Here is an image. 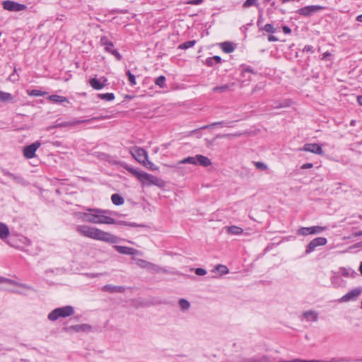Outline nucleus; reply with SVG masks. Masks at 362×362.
<instances>
[{
    "label": "nucleus",
    "instance_id": "46",
    "mask_svg": "<svg viewBox=\"0 0 362 362\" xmlns=\"http://www.w3.org/2000/svg\"><path fill=\"white\" fill-rule=\"evenodd\" d=\"M303 316L305 318H306L308 320L310 318V317L313 316V318H312L313 321H316L317 320V313L313 310L305 311L303 313Z\"/></svg>",
    "mask_w": 362,
    "mask_h": 362
},
{
    "label": "nucleus",
    "instance_id": "48",
    "mask_svg": "<svg viewBox=\"0 0 362 362\" xmlns=\"http://www.w3.org/2000/svg\"><path fill=\"white\" fill-rule=\"evenodd\" d=\"M138 264L144 268H151L154 266L153 264L150 263L144 259H139L138 260Z\"/></svg>",
    "mask_w": 362,
    "mask_h": 362
},
{
    "label": "nucleus",
    "instance_id": "58",
    "mask_svg": "<svg viewBox=\"0 0 362 362\" xmlns=\"http://www.w3.org/2000/svg\"><path fill=\"white\" fill-rule=\"evenodd\" d=\"M340 271L341 273V275H343L345 277H349V269H346L345 267H340Z\"/></svg>",
    "mask_w": 362,
    "mask_h": 362
},
{
    "label": "nucleus",
    "instance_id": "13",
    "mask_svg": "<svg viewBox=\"0 0 362 362\" xmlns=\"http://www.w3.org/2000/svg\"><path fill=\"white\" fill-rule=\"evenodd\" d=\"M63 331L66 333H70L71 331H74L75 332H89L92 329L91 325L88 324H81V325H71L69 327H64L62 328Z\"/></svg>",
    "mask_w": 362,
    "mask_h": 362
},
{
    "label": "nucleus",
    "instance_id": "2",
    "mask_svg": "<svg viewBox=\"0 0 362 362\" xmlns=\"http://www.w3.org/2000/svg\"><path fill=\"white\" fill-rule=\"evenodd\" d=\"M123 168L135 177L141 183L142 186L148 187L151 185L152 178L150 177H153V175L143 170H139L128 164H124Z\"/></svg>",
    "mask_w": 362,
    "mask_h": 362
},
{
    "label": "nucleus",
    "instance_id": "26",
    "mask_svg": "<svg viewBox=\"0 0 362 362\" xmlns=\"http://www.w3.org/2000/svg\"><path fill=\"white\" fill-rule=\"evenodd\" d=\"M10 235V230L8 226L4 223L0 222V238L4 240L8 238Z\"/></svg>",
    "mask_w": 362,
    "mask_h": 362
},
{
    "label": "nucleus",
    "instance_id": "3",
    "mask_svg": "<svg viewBox=\"0 0 362 362\" xmlns=\"http://www.w3.org/2000/svg\"><path fill=\"white\" fill-rule=\"evenodd\" d=\"M74 314V308L71 305L59 307L52 310L47 316L49 320L54 322L60 317L65 318Z\"/></svg>",
    "mask_w": 362,
    "mask_h": 362
},
{
    "label": "nucleus",
    "instance_id": "27",
    "mask_svg": "<svg viewBox=\"0 0 362 362\" xmlns=\"http://www.w3.org/2000/svg\"><path fill=\"white\" fill-rule=\"evenodd\" d=\"M235 86V83L230 84H224L222 86H217L212 88V91L214 93H224L230 90V88Z\"/></svg>",
    "mask_w": 362,
    "mask_h": 362
},
{
    "label": "nucleus",
    "instance_id": "31",
    "mask_svg": "<svg viewBox=\"0 0 362 362\" xmlns=\"http://www.w3.org/2000/svg\"><path fill=\"white\" fill-rule=\"evenodd\" d=\"M13 96L10 93L3 92L0 90V101L3 103L13 102Z\"/></svg>",
    "mask_w": 362,
    "mask_h": 362
},
{
    "label": "nucleus",
    "instance_id": "35",
    "mask_svg": "<svg viewBox=\"0 0 362 362\" xmlns=\"http://www.w3.org/2000/svg\"><path fill=\"white\" fill-rule=\"evenodd\" d=\"M98 98L106 100V101H112L115 99V94L113 93H98Z\"/></svg>",
    "mask_w": 362,
    "mask_h": 362
},
{
    "label": "nucleus",
    "instance_id": "45",
    "mask_svg": "<svg viewBox=\"0 0 362 362\" xmlns=\"http://www.w3.org/2000/svg\"><path fill=\"white\" fill-rule=\"evenodd\" d=\"M141 165H144L147 169L152 170V171H156L159 169V168L158 166H156L153 163L148 160V158H147V161H146L144 164H141Z\"/></svg>",
    "mask_w": 362,
    "mask_h": 362
},
{
    "label": "nucleus",
    "instance_id": "47",
    "mask_svg": "<svg viewBox=\"0 0 362 362\" xmlns=\"http://www.w3.org/2000/svg\"><path fill=\"white\" fill-rule=\"evenodd\" d=\"M4 281H8L9 282L10 284H13V285H18L22 288H27V289H29V290H33V288L30 286H28L27 284H22V283H18L16 281H15L14 280H11V279H4Z\"/></svg>",
    "mask_w": 362,
    "mask_h": 362
},
{
    "label": "nucleus",
    "instance_id": "52",
    "mask_svg": "<svg viewBox=\"0 0 362 362\" xmlns=\"http://www.w3.org/2000/svg\"><path fill=\"white\" fill-rule=\"evenodd\" d=\"M194 273L197 276H204L206 274V270L204 268L198 267L194 269Z\"/></svg>",
    "mask_w": 362,
    "mask_h": 362
},
{
    "label": "nucleus",
    "instance_id": "10",
    "mask_svg": "<svg viewBox=\"0 0 362 362\" xmlns=\"http://www.w3.org/2000/svg\"><path fill=\"white\" fill-rule=\"evenodd\" d=\"M327 229V226H313L310 227H300L297 234L300 235L319 234Z\"/></svg>",
    "mask_w": 362,
    "mask_h": 362
},
{
    "label": "nucleus",
    "instance_id": "11",
    "mask_svg": "<svg viewBox=\"0 0 362 362\" xmlns=\"http://www.w3.org/2000/svg\"><path fill=\"white\" fill-rule=\"evenodd\" d=\"M131 154L140 164H144L148 158L147 151L138 146H135L131 150Z\"/></svg>",
    "mask_w": 362,
    "mask_h": 362
},
{
    "label": "nucleus",
    "instance_id": "22",
    "mask_svg": "<svg viewBox=\"0 0 362 362\" xmlns=\"http://www.w3.org/2000/svg\"><path fill=\"white\" fill-rule=\"evenodd\" d=\"M103 290L109 293H124L125 288L122 286H112L107 284L103 286Z\"/></svg>",
    "mask_w": 362,
    "mask_h": 362
},
{
    "label": "nucleus",
    "instance_id": "55",
    "mask_svg": "<svg viewBox=\"0 0 362 362\" xmlns=\"http://www.w3.org/2000/svg\"><path fill=\"white\" fill-rule=\"evenodd\" d=\"M111 54H112L117 61H121L122 59V56L120 54V53L117 50V49H114L112 51V52L110 53Z\"/></svg>",
    "mask_w": 362,
    "mask_h": 362
},
{
    "label": "nucleus",
    "instance_id": "60",
    "mask_svg": "<svg viewBox=\"0 0 362 362\" xmlns=\"http://www.w3.org/2000/svg\"><path fill=\"white\" fill-rule=\"evenodd\" d=\"M127 13V10H121V9H118V8H115V9H112L110 11V13H112V14H115V13H122V14H125Z\"/></svg>",
    "mask_w": 362,
    "mask_h": 362
},
{
    "label": "nucleus",
    "instance_id": "34",
    "mask_svg": "<svg viewBox=\"0 0 362 362\" xmlns=\"http://www.w3.org/2000/svg\"><path fill=\"white\" fill-rule=\"evenodd\" d=\"M181 164H192L197 165L196 163V156H188L187 158H183L177 163V165L179 166Z\"/></svg>",
    "mask_w": 362,
    "mask_h": 362
},
{
    "label": "nucleus",
    "instance_id": "18",
    "mask_svg": "<svg viewBox=\"0 0 362 362\" xmlns=\"http://www.w3.org/2000/svg\"><path fill=\"white\" fill-rule=\"evenodd\" d=\"M1 172L4 175L11 177L15 182L21 185H25L26 181L21 175H15L13 173H10L5 168L1 169Z\"/></svg>",
    "mask_w": 362,
    "mask_h": 362
},
{
    "label": "nucleus",
    "instance_id": "17",
    "mask_svg": "<svg viewBox=\"0 0 362 362\" xmlns=\"http://www.w3.org/2000/svg\"><path fill=\"white\" fill-rule=\"evenodd\" d=\"M80 218L85 222L98 223L99 213H82Z\"/></svg>",
    "mask_w": 362,
    "mask_h": 362
},
{
    "label": "nucleus",
    "instance_id": "6",
    "mask_svg": "<svg viewBox=\"0 0 362 362\" xmlns=\"http://www.w3.org/2000/svg\"><path fill=\"white\" fill-rule=\"evenodd\" d=\"M325 9H327L326 6L320 5H310L298 9L296 13L302 16L310 17L314 13Z\"/></svg>",
    "mask_w": 362,
    "mask_h": 362
},
{
    "label": "nucleus",
    "instance_id": "44",
    "mask_svg": "<svg viewBox=\"0 0 362 362\" xmlns=\"http://www.w3.org/2000/svg\"><path fill=\"white\" fill-rule=\"evenodd\" d=\"M259 6V4L258 3L257 0H246L243 4V8H249L250 6H255V7L258 8Z\"/></svg>",
    "mask_w": 362,
    "mask_h": 362
},
{
    "label": "nucleus",
    "instance_id": "24",
    "mask_svg": "<svg viewBox=\"0 0 362 362\" xmlns=\"http://www.w3.org/2000/svg\"><path fill=\"white\" fill-rule=\"evenodd\" d=\"M47 99L54 103H69V99L66 97L56 94L49 95Z\"/></svg>",
    "mask_w": 362,
    "mask_h": 362
},
{
    "label": "nucleus",
    "instance_id": "54",
    "mask_svg": "<svg viewBox=\"0 0 362 362\" xmlns=\"http://www.w3.org/2000/svg\"><path fill=\"white\" fill-rule=\"evenodd\" d=\"M303 52H311V53H314L315 52V48L312 45H305L303 50H302Z\"/></svg>",
    "mask_w": 362,
    "mask_h": 362
},
{
    "label": "nucleus",
    "instance_id": "37",
    "mask_svg": "<svg viewBox=\"0 0 362 362\" xmlns=\"http://www.w3.org/2000/svg\"><path fill=\"white\" fill-rule=\"evenodd\" d=\"M165 81H166L165 76L163 75H160L155 79L154 83H155V85L159 86L160 88H163L166 86Z\"/></svg>",
    "mask_w": 362,
    "mask_h": 362
},
{
    "label": "nucleus",
    "instance_id": "36",
    "mask_svg": "<svg viewBox=\"0 0 362 362\" xmlns=\"http://www.w3.org/2000/svg\"><path fill=\"white\" fill-rule=\"evenodd\" d=\"M276 28H274L272 23H267L262 28H261V30L259 31H264L267 33L273 34L276 33Z\"/></svg>",
    "mask_w": 362,
    "mask_h": 362
},
{
    "label": "nucleus",
    "instance_id": "41",
    "mask_svg": "<svg viewBox=\"0 0 362 362\" xmlns=\"http://www.w3.org/2000/svg\"><path fill=\"white\" fill-rule=\"evenodd\" d=\"M179 305L182 310H187L190 307L189 302L185 298H180L178 301Z\"/></svg>",
    "mask_w": 362,
    "mask_h": 362
},
{
    "label": "nucleus",
    "instance_id": "42",
    "mask_svg": "<svg viewBox=\"0 0 362 362\" xmlns=\"http://www.w3.org/2000/svg\"><path fill=\"white\" fill-rule=\"evenodd\" d=\"M126 75L128 78V81L129 82V84L132 86H134L136 84V76L134 74H133L130 70H127L126 71Z\"/></svg>",
    "mask_w": 362,
    "mask_h": 362
},
{
    "label": "nucleus",
    "instance_id": "9",
    "mask_svg": "<svg viewBox=\"0 0 362 362\" xmlns=\"http://www.w3.org/2000/svg\"><path fill=\"white\" fill-rule=\"evenodd\" d=\"M2 7L4 10L8 11H21L27 9V6L12 0H5L2 1Z\"/></svg>",
    "mask_w": 362,
    "mask_h": 362
},
{
    "label": "nucleus",
    "instance_id": "43",
    "mask_svg": "<svg viewBox=\"0 0 362 362\" xmlns=\"http://www.w3.org/2000/svg\"><path fill=\"white\" fill-rule=\"evenodd\" d=\"M28 94L30 96L37 97V96H44L45 95H47V92L42 91V90H37V89H33L31 90H28Z\"/></svg>",
    "mask_w": 362,
    "mask_h": 362
},
{
    "label": "nucleus",
    "instance_id": "1",
    "mask_svg": "<svg viewBox=\"0 0 362 362\" xmlns=\"http://www.w3.org/2000/svg\"><path fill=\"white\" fill-rule=\"evenodd\" d=\"M76 230L81 235L94 240L104 241L107 243H117L118 242L117 236L95 227L81 225L76 227Z\"/></svg>",
    "mask_w": 362,
    "mask_h": 362
},
{
    "label": "nucleus",
    "instance_id": "8",
    "mask_svg": "<svg viewBox=\"0 0 362 362\" xmlns=\"http://www.w3.org/2000/svg\"><path fill=\"white\" fill-rule=\"evenodd\" d=\"M40 141H35V142L26 145L23 148V155L26 159H31L36 156V151L40 147Z\"/></svg>",
    "mask_w": 362,
    "mask_h": 362
},
{
    "label": "nucleus",
    "instance_id": "29",
    "mask_svg": "<svg viewBox=\"0 0 362 362\" xmlns=\"http://www.w3.org/2000/svg\"><path fill=\"white\" fill-rule=\"evenodd\" d=\"M226 231L232 235H240L243 233V229L237 226H230L226 227Z\"/></svg>",
    "mask_w": 362,
    "mask_h": 362
},
{
    "label": "nucleus",
    "instance_id": "32",
    "mask_svg": "<svg viewBox=\"0 0 362 362\" xmlns=\"http://www.w3.org/2000/svg\"><path fill=\"white\" fill-rule=\"evenodd\" d=\"M88 211L90 212L103 214L106 216L107 215L113 216V214H116L115 211H112L107 210V209H97V208H90V209H88Z\"/></svg>",
    "mask_w": 362,
    "mask_h": 362
},
{
    "label": "nucleus",
    "instance_id": "14",
    "mask_svg": "<svg viewBox=\"0 0 362 362\" xmlns=\"http://www.w3.org/2000/svg\"><path fill=\"white\" fill-rule=\"evenodd\" d=\"M107 82V78L105 76L101 77L100 79L93 77L89 79L90 86L95 90H99L103 89L106 85Z\"/></svg>",
    "mask_w": 362,
    "mask_h": 362
},
{
    "label": "nucleus",
    "instance_id": "5",
    "mask_svg": "<svg viewBox=\"0 0 362 362\" xmlns=\"http://www.w3.org/2000/svg\"><path fill=\"white\" fill-rule=\"evenodd\" d=\"M107 117H107V116L93 117L91 119H75L72 121L62 122H59V119H57L55 122V124L54 125L50 126L47 128V130H50L54 128H59V127H74L79 124L89 123L90 121H93V120L98 121V120H100V119H107Z\"/></svg>",
    "mask_w": 362,
    "mask_h": 362
},
{
    "label": "nucleus",
    "instance_id": "23",
    "mask_svg": "<svg viewBox=\"0 0 362 362\" xmlns=\"http://www.w3.org/2000/svg\"><path fill=\"white\" fill-rule=\"evenodd\" d=\"M98 158L100 160L107 161L109 163L112 164V165H121L123 167V165H124V164H125V163L122 164V162H120V161L115 160L112 156H111L110 155H109L106 153H100V155L98 156Z\"/></svg>",
    "mask_w": 362,
    "mask_h": 362
},
{
    "label": "nucleus",
    "instance_id": "30",
    "mask_svg": "<svg viewBox=\"0 0 362 362\" xmlns=\"http://www.w3.org/2000/svg\"><path fill=\"white\" fill-rule=\"evenodd\" d=\"M152 178L151 185H155L159 188H164L166 186V182L156 176L153 175V177H150Z\"/></svg>",
    "mask_w": 362,
    "mask_h": 362
},
{
    "label": "nucleus",
    "instance_id": "64",
    "mask_svg": "<svg viewBox=\"0 0 362 362\" xmlns=\"http://www.w3.org/2000/svg\"><path fill=\"white\" fill-rule=\"evenodd\" d=\"M211 59H213V60H214V62L216 64H221L222 62V59L219 56L215 55V56L211 57Z\"/></svg>",
    "mask_w": 362,
    "mask_h": 362
},
{
    "label": "nucleus",
    "instance_id": "25",
    "mask_svg": "<svg viewBox=\"0 0 362 362\" xmlns=\"http://www.w3.org/2000/svg\"><path fill=\"white\" fill-rule=\"evenodd\" d=\"M242 362H271L270 358L266 355L259 357L244 358Z\"/></svg>",
    "mask_w": 362,
    "mask_h": 362
},
{
    "label": "nucleus",
    "instance_id": "16",
    "mask_svg": "<svg viewBox=\"0 0 362 362\" xmlns=\"http://www.w3.org/2000/svg\"><path fill=\"white\" fill-rule=\"evenodd\" d=\"M114 248L117 252L122 255H135L139 253V250L127 246L115 245Z\"/></svg>",
    "mask_w": 362,
    "mask_h": 362
},
{
    "label": "nucleus",
    "instance_id": "19",
    "mask_svg": "<svg viewBox=\"0 0 362 362\" xmlns=\"http://www.w3.org/2000/svg\"><path fill=\"white\" fill-rule=\"evenodd\" d=\"M100 45L104 47L105 52L111 53L115 49L114 44L107 36H103L100 40Z\"/></svg>",
    "mask_w": 362,
    "mask_h": 362
},
{
    "label": "nucleus",
    "instance_id": "59",
    "mask_svg": "<svg viewBox=\"0 0 362 362\" xmlns=\"http://www.w3.org/2000/svg\"><path fill=\"white\" fill-rule=\"evenodd\" d=\"M281 28H282L284 33L286 35H290L292 32L291 28L288 27V25H282Z\"/></svg>",
    "mask_w": 362,
    "mask_h": 362
},
{
    "label": "nucleus",
    "instance_id": "49",
    "mask_svg": "<svg viewBox=\"0 0 362 362\" xmlns=\"http://www.w3.org/2000/svg\"><path fill=\"white\" fill-rule=\"evenodd\" d=\"M279 362H320L318 360H305L300 358H294L291 361L280 360Z\"/></svg>",
    "mask_w": 362,
    "mask_h": 362
},
{
    "label": "nucleus",
    "instance_id": "20",
    "mask_svg": "<svg viewBox=\"0 0 362 362\" xmlns=\"http://www.w3.org/2000/svg\"><path fill=\"white\" fill-rule=\"evenodd\" d=\"M196 165H200L202 167H208L212 164L211 160L208 157L202 154L196 155Z\"/></svg>",
    "mask_w": 362,
    "mask_h": 362
},
{
    "label": "nucleus",
    "instance_id": "62",
    "mask_svg": "<svg viewBox=\"0 0 362 362\" xmlns=\"http://www.w3.org/2000/svg\"><path fill=\"white\" fill-rule=\"evenodd\" d=\"M313 166V164L312 163H306L303 164L301 165L300 168L303 170L310 169V168H312Z\"/></svg>",
    "mask_w": 362,
    "mask_h": 362
},
{
    "label": "nucleus",
    "instance_id": "61",
    "mask_svg": "<svg viewBox=\"0 0 362 362\" xmlns=\"http://www.w3.org/2000/svg\"><path fill=\"white\" fill-rule=\"evenodd\" d=\"M204 2V0H189L187 2L188 4L191 5H200Z\"/></svg>",
    "mask_w": 362,
    "mask_h": 362
},
{
    "label": "nucleus",
    "instance_id": "21",
    "mask_svg": "<svg viewBox=\"0 0 362 362\" xmlns=\"http://www.w3.org/2000/svg\"><path fill=\"white\" fill-rule=\"evenodd\" d=\"M222 51L226 54L232 53L235 49V44L229 41H225L219 45Z\"/></svg>",
    "mask_w": 362,
    "mask_h": 362
},
{
    "label": "nucleus",
    "instance_id": "51",
    "mask_svg": "<svg viewBox=\"0 0 362 362\" xmlns=\"http://www.w3.org/2000/svg\"><path fill=\"white\" fill-rule=\"evenodd\" d=\"M228 122H224V121H221V122H214L211 124H208V125H205L202 127H201V129H207V128H211V127H214L215 126H223V124H226Z\"/></svg>",
    "mask_w": 362,
    "mask_h": 362
},
{
    "label": "nucleus",
    "instance_id": "40",
    "mask_svg": "<svg viewBox=\"0 0 362 362\" xmlns=\"http://www.w3.org/2000/svg\"><path fill=\"white\" fill-rule=\"evenodd\" d=\"M195 44H196V40H188V41H186V42L180 44L178 46V49H187L188 48L192 47Z\"/></svg>",
    "mask_w": 362,
    "mask_h": 362
},
{
    "label": "nucleus",
    "instance_id": "56",
    "mask_svg": "<svg viewBox=\"0 0 362 362\" xmlns=\"http://www.w3.org/2000/svg\"><path fill=\"white\" fill-rule=\"evenodd\" d=\"M215 64L216 63L214 62V60H213V59H211V57L206 58L204 62V64L209 67L214 66Z\"/></svg>",
    "mask_w": 362,
    "mask_h": 362
},
{
    "label": "nucleus",
    "instance_id": "57",
    "mask_svg": "<svg viewBox=\"0 0 362 362\" xmlns=\"http://www.w3.org/2000/svg\"><path fill=\"white\" fill-rule=\"evenodd\" d=\"M292 100L291 99H286L281 101L282 107H290L292 104Z\"/></svg>",
    "mask_w": 362,
    "mask_h": 362
},
{
    "label": "nucleus",
    "instance_id": "28",
    "mask_svg": "<svg viewBox=\"0 0 362 362\" xmlns=\"http://www.w3.org/2000/svg\"><path fill=\"white\" fill-rule=\"evenodd\" d=\"M111 201L115 206H121L124 203V199L117 193L112 194Z\"/></svg>",
    "mask_w": 362,
    "mask_h": 362
},
{
    "label": "nucleus",
    "instance_id": "39",
    "mask_svg": "<svg viewBox=\"0 0 362 362\" xmlns=\"http://www.w3.org/2000/svg\"><path fill=\"white\" fill-rule=\"evenodd\" d=\"M215 270L219 273L220 275H224L229 273L228 268L223 264H218L215 267Z\"/></svg>",
    "mask_w": 362,
    "mask_h": 362
},
{
    "label": "nucleus",
    "instance_id": "63",
    "mask_svg": "<svg viewBox=\"0 0 362 362\" xmlns=\"http://www.w3.org/2000/svg\"><path fill=\"white\" fill-rule=\"evenodd\" d=\"M329 362H349V361L344 358H332Z\"/></svg>",
    "mask_w": 362,
    "mask_h": 362
},
{
    "label": "nucleus",
    "instance_id": "38",
    "mask_svg": "<svg viewBox=\"0 0 362 362\" xmlns=\"http://www.w3.org/2000/svg\"><path fill=\"white\" fill-rule=\"evenodd\" d=\"M240 67L242 68V71H241V75L245 77V73H251V74H256L257 72L254 70L253 68H252L250 66H247L246 64H241L240 65Z\"/></svg>",
    "mask_w": 362,
    "mask_h": 362
},
{
    "label": "nucleus",
    "instance_id": "7",
    "mask_svg": "<svg viewBox=\"0 0 362 362\" xmlns=\"http://www.w3.org/2000/svg\"><path fill=\"white\" fill-rule=\"evenodd\" d=\"M327 243V239L324 237H317L313 239L305 247L304 255L314 252L317 247L324 246Z\"/></svg>",
    "mask_w": 362,
    "mask_h": 362
},
{
    "label": "nucleus",
    "instance_id": "15",
    "mask_svg": "<svg viewBox=\"0 0 362 362\" xmlns=\"http://www.w3.org/2000/svg\"><path fill=\"white\" fill-rule=\"evenodd\" d=\"M302 150L313 153L317 155H322L324 153L322 146L315 143H307L304 144Z\"/></svg>",
    "mask_w": 362,
    "mask_h": 362
},
{
    "label": "nucleus",
    "instance_id": "53",
    "mask_svg": "<svg viewBox=\"0 0 362 362\" xmlns=\"http://www.w3.org/2000/svg\"><path fill=\"white\" fill-rule=\"evenodd\" d=\"M264 21V19L263 18V16L258 15L257 26L258 27L259 30H260L261 28H262L264 26L263 25Z\"/></svg>",
    "mask_w": 362,
    "mask_h": 362
},
{
    "label": "nucleus",
    "instance_id": "12",
    "mask_svg": "<svg viewBox=\"0 0 362 362\" xmlns=\"http://www.w3.org/2000/svg\"><path fill=\"white\" fill-rule=\"evenodd\" d=\"M362 293V288L361 287H356L351 291H349L348 293H346L345 295H344L341 298L338 300L339 303H345L349 301H354L356 300L357 298L359 297V296Z\"/></svg>",
    "mask_w": 362,
    "mask_h": 362
},
{
    "label": "nucleus",
    "instance_id": "33",
    "mask_svg": "<svg viewBox=\"0 0 362 362\" xmlns=\"http://www.w3.org/2000/svg\"><path fill=\"white\" fill-rule=\"evenodd\" d=\"M230 134H217L216 136V137H214L213 139L211 140H209L208 139H205V141H206V146L207 147H211L212 146H214V143H215V141L217 138H228V137H230Z\"/></svg>",
    "mask_w": 362,
    "mask_h": 362
},
{
    "label": "nucleus",
    "instance_id": "4",
    "mask_svg": "<svg viewBox=\"0 0 362 362\" xmlns=\"http://www.w3.org/2000/svg\"><path fill=\"white\" fill-rule=\"evenodd\" d=\"M98 223H100V224H116V225H119V226H129V227H132V228H136V227L145 228L146 226L144 224H139V223H134V222H128L126 221H117L109 216H106L103 214H99Z\"/></svg>",
    "mask_w": 362,
    "mask_h": 362
},
{
    "label": "nucleus",
    "instance_id": "50",
    "mask_svg": "<svg viewBox=\"0 0 362 362\" xmlns=\"http://www.w3.org/2000/svg\"><path fill=\"white\" fill-rule=\"evenodd\" d=\"M254 164H255V166L256 167V168L258 170H265L267 169V165L263 162L256 161V162H254Z\"/></svg>",
    "mask_w": 362,
    "mask_h": 362
}]
</instances>
